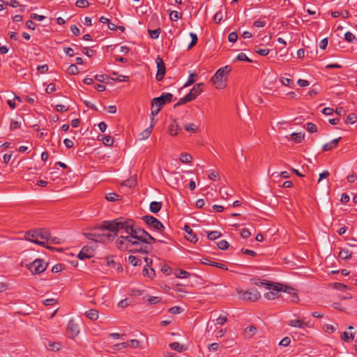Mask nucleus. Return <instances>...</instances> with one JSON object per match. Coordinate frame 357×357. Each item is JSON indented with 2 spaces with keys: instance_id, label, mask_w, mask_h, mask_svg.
<instances>
[{
  "instance_id": "nucleus-15",
  "label": "nucleus",
  "mask_w": 357,
  "mask_h": 357,
  "mask_svg": "<svg viewBox=\"0 0 357 357\" xmlns=\"http://www.w3.org/2000/svg\"><path fill=\"white\" fill-rule=\"evenodd\" d=\"M202 263L203 264L215 266V267H217L218 268H221L222 270H227L228 269L225 264H221V263H218V262L212 261L210 259H206V258H204L203 259H202Z\"/></svg>"
},
{
  "instance_id": "nucleus-49",
  "label": "nucleus",
  "mask_w": 357,
  "mask_h": 357,
  "mask_svg": "<svg viewBox=\"0 0 357 357\" xmlns=\"http://www.w3.org/2000/svg\"><path fill=\"white\" fill-rule=\"evenodd\" d=\"M151 272L149 273V268L146 267H144V268L142 271L144 275H148L150 278H152L155 275V271L153 268H150Z\"/></svg>"
},
{
  "instance_id": "nucleus-59",
  "label": "nucleus",
  "mask_w": 357,
  "mask_h": 357,
  "mask_svg": "<svg viewBox=\"0 0 357 357\" xmlns=\"http://www.w3.org/2000/svg\"><path fill=\"white\" fill-rule=\"evenodd\" d=\"M63 268V264H56L55 266H54L52 268V273H59L60 271H61Z\"/></svg>"
},
{
  "instance_id": "nucleus-62",
  "label": "nucleus",
  "mask_w": 357,
  "mask_h": 357,
  "mask_svg": "<svg viewBox=\"0 0 357 357\" xmlns=\"http://www.w3.org/2000/svg\"><path fill=\"white\" fill-rule=\"evenodd\" d=\"M31 18L34 20L41 21V20H44L45 18V17L43 15L36 14V13H32L31 15Z\"/></svg>"
},
{
  "instance_id": "nucleus-51",
  "label": "nucleus",
  "mask_w": 357,
  "mask_h": 357,
  "mask_svg": "<svg viewBox=\"0 0 357 357\" xmlns=\"http://www.w3.org/2000/svg\"><path fill=\"white\" fill-rule=\"evenodd\" d=\"M344 39L348 43H352L356 39V37L352 33L348 31L344 34Z\"/></svg>"
},
{
  "instance_id": "nucleus-25",
  "label": "nucleus",
  "mask_w": 357,
  "mask_h": 357,
  "mask_svg": "<svg viewBox=\"0 0 357 357\" xmlns=\"http://www.w3.org/2000/svg\"><path fill=\"white\" fill-rule=\"evenodd\" d=\"M290 326L303 328L306 326V324L299 319H292L288 324Z\"/></svg>"
},
{
  "instance_id": "nucleus-7",
  "label": "nucleus",
  "mask_w": 357,
  "mask_h": 357,
  "mask_svg": "<svg viewBox=\"0 0 357 357\" xmlns=\"http://www.w3.org/2000/svg\"><path fill=\"white\" fill-rule=\"evenodd\" d=\"M142 220L149 227L155 229L160 232H162L165 229L162 223L152 215H144L142 217Z\"/></svg>"
},
{
  "instance_id": "nucleus-61",
  "label": "nucleus",
  "mask_w": 357,
  "mask_h": 357,
  "mask_svg": "<svg viewBox=\"0 0 357 357\" xmlns=\"http://www.w3.org/2000/svg\"><path fill=\"white\" fill-rule=\"evenodd\" d=\"M220 177L219 173L218 172L213 171L211 174H208V178L211 180L215 181L218 179Z\"/></svg>"
},
{
  "instance_id": "nucleus-9",
  "label": "nucleus",
  "mask_w": 357,
  "mask_h": 357,
  "mask_svg": "<svg viewBox=\"0 0 357 357\" xmlns=\"http://www.w3.org/2000/svg\"><path fill=\"white\" fill-rule=\"evenodd\" d=\"M204 83H199L193 86L186 96H190V101L195 100L203 91Z\"/></svg>"
},
{
  "instance_id": "nucleus-12",
  "label": "nucleus",
  "mask_w": 357,
  "mask_h": 357,
  "mask_svg": "<svg viewBox=\"0 0 357 357\" xmlns=\"http://www.w3.org/2000/svg\"><path fill=\"white\" fill-rule=\"evenodd\" d=\"M184 230L186 232L185 238L188 241H190L192 243H197L198 241V238L195 233H193L192 229L188 225H185Z\"/></svg>"
},
{
  "instance_id": "nucleus-60",
  "label": "nucleus",
  "mask_w": 357,
  "mask_h": 357,
  "mask_svg": "<svg viewBox=\"0 0 357 357\" xmlns=\"http://www.w3.org/2000/svg\"><path fill=\"white\" fill-rule=\"evenodd\" d=\"M69 109L68 107H66L63 105H57L56 106V110L59 112H65Z\"/></svg>"
},
{
  "instance_id": "nucleus-55",
  "label": "nucleus",
  "mask_w": 357,
  "mask_h": 357,
  "mask_svg": "<svg viewBox=\"0 0 357 357\" xmlns=\"http://www.w3.org/2000/svg\"><path fill=\"white\" fill-rule=\"evenodd\" d=\"M20 128V122L15 121V120L11 121L10 126V129L11 130H14L18 129Z\"/></svg>"
},
{
  "instance_id": "nucleus-23",
  "label": "nucleus",
  "mask_w": 357,
  "mask_h": 357,
  "mask_svg": "<svg viewBox=\"0 0 357 357\" xmlns=\"http://www.w3.org/2000/svg\"><path fill=\"white\" fill-rule=\"evenodd\" d=\"M169 347L172 349L178 352H181L184 350H186V348L185 347V346L183 344H181L178 342H174L169 344Z\"/></svg>"
},
{
  "instance_id": "nucleus-31",
  "label": "nucleus",
  "mask_w": 357,
  "mask_h": 357,
  "mask_svg": "<svg viewBox=\"0 0 357 357\" xmlns=\"http://www.w3.org/2000/svg\"><path fill=\"white\" fill-rule=\"evenodd\" d=\"M128 261L134 266H139L142 264L141 259L134 255H130L128 257Z\"/></svg>"
},
{
  "instance_id": "nucleus-41",
  "label": "nucleus",
  "mask_w": 357,
  "mask_h": 357,
  "mask_svg": "<svg viewBox=\"0 0 357 357\" xmlns=\"http://www.w3.org/2000/svg\"><path fill=\"white\" fill-rule=\"evenodd\" d=\"M190 96H185L183 98H181L177 103L174 105V107H177L180 105H184L188 102H190Z\"/></svg>"
},
{
  "instance_id": "nucleus-26",
  "label": "nucleus",
  "mask_w": 357,
  "mask_h": 357,
  "mask_svg": "<svg viewBox=\"0 0 357 357\" xmlns=\"http://www.w3.org/2000/svg\"><path fill=\"white\" fill-rule=\"evenodd\" d=\"M85 315L91 320H96L98 318V311L91 309L85 312Z\"/></svg>"
},
{
  "instance_id": "nucleus-4",
  "label": "nucleus",
  "mask_w": 357,
  "mask_h": 357,
  "mask_svg": "<svg viewBox=\"0 0 357 357\" xmlns=\"http://www.w3.org/2000/svg\"><path fill=\"white\" fill-rule=\"evenodd\" d=\"M237 293L240 298L245 301L255 302L261 297L260 293L256 289H250L248 291L238 290Z\"/></svg>"
},
{
  "instance_id": "nucleus-27",
  "label": "nucleus",
  "mask_w": 357,
  "mask_h": 357,
  "mask_svg": "<svg viewBox=\"0 0 357 357\" xmlns=\"http://www.w3.org/2000/svg\"><path fill=\"white\" fill-rule=\"evenodd\" d=\"M339 257L342 259L346 260L351 259V252L347 249H342L339 252Z\"/></svg>"
},
{
  "instance_id": "nucleus-54",
  "label": "nucleus",
  "mask_w": 357,
  "mask_h": 357,
  "mask_svg": "<svg viewBox=\"0 0 357 357\" xmlns=\"http://www.w3.org/2000/svg\"><path fill=\"white\" fill-rule=\"evenodd\" d=\"M147 301L150 304H156L161 301V298L158 296H152L148 298Z\"/></svg>"
},
{
  "instance_id": "nucleus-47",
  "label": "nucleus",
  "mask_w": 357,
  "mask_h": 357,
  "mask_svg": "<svg viewBox=\"0 0 357 357\" xmlns=\"http://www.w3.org/2000/svg\"><path fill=\"white\" fill-rule=\"evenodd\" d=\"M149 36L153 39H156L158 38L160 33V29H157L155 30H149Z\"/></svg>"
},
{
  "instance_id": "nucleus-2",
  "label": "nucleus",
  "mask_w": 357,
  "mask_h": 357,
  "mask_svg": "<svg viewBox=\"0 0 357 357\" xmlns=\"http://www.w3.org/2000/svg\"><path fill=\"white\" fill-rule=\"evenodd\" d=\"M172 98L173 95L170 93H162L160 97L154 98L151 100L152 116H156L165 105L172 102Z\"/></svg>"
},
{
  "instance_id": "nucleus-44",
  "label": "nucleus",
  "mask_w": 357,
  "mask_h": 357,
  "mask_svg": "<svg viewBox=\"0 0 357 357\" xmlns=\"http://www.w3.org/2000/svg\"><path fill=\"white\" fill-rule=\"evenodd\" d=\"M75 5L78 8H86L89 6V2L87 0H77Z\"/></svg>"
},
{
  "instance_id": "nucleus-37",
  "label": "nucleus",
  "mask_w": 357,
  "mask_h": 357,
  "mask_svg": "<svg viewBox=\"0 0 357 357\" xmlns=\"http://www.w3.org/2000/svg\"><path fill=\"white\" fill-rule=\"evenodd\" d=\"M67 72L70 75H77L79 73V69L75 64H71L67 69Z\"/></svg>"
},
{
  "instance_id": "nucleus-45",
  "label": "nucleus",
  "mask_w": 357,
  "mask_h": 357,
  "mask_svg": "<svg viewBox=\"0 0 357 357\" xmlns=\"http://www.w3.org/2000/svg\"><path fill=\"white\" fill-rule=\"evenodd\" d=\"M190 36L192 38V41L190 43V45H188V49L189 50L191 49L193 46H195L197 44V40H198L197 36V35L195 33H190Z\"/></svg>"
},
{
  "instance_id": "nucleus-38",
  "label": "nucleus",
  "mask_w": 357,
  "mask_h": 357,
  "mask_svg": "<svg viewBox=\"0 0 357 357\" xmlns=\"http://www.w3.org/2000/svg\"><path fill=\"white\" fill-rule=\"evenodd\" d=\"M356 121H357V116H356V114H355L354 113L349 114L347 116L346 120H345V122L347 123H350V124H353Z\"/></svg>"
},
{
  "instance_id": "nucleus-21",
  "label": "nucleus",
  "mask_w": 357,
  "mask_h": 357,
  "mask_svg": "<svg viewBox=\"0 0 357 357\" xmlns=\"http://www.w3.org/2000/svg\"><path fill=\"white\" fill-rule=\"evenodd\" d=\"M257 331L256 327L250 326L245 328L244 335L246 337H252Z\"/></svg>"
},
{
  "instance_id": "nucleus-39",
  "label": "nucleus",
  "mask_w": 357,
  "mask_h": 357,
  "mask_svg": "<svg viewBox=\"0 0 357 357\" xmlns=\"http://www.w3.org/2000/svg\"><path fill=\"white\" fill-rule=\"evenodd\" d=\"M176 277L178 278H188L190 274L185 270H179L176 274Z\"/></svg>"
},
{
  "instance_id": "nucleus-36",
  "label": "nucleus",
  "mask_w": 357,
  "mask_h": 357,
  "mask_svg": "<svg viewBox=\"0 0 357 357\" xmlns=\"http://www.w3.org/2000/svg\"><path fill=\"white\" fill-rule=\"evenodd\" d=\"M305 129L310 133H314L317 131V126L313 123H307L305 125Z\"/></svg>"
},
{
  "instance_id": "nucleus-5",
  "label": "nucleus",
  "mask_w": 357,
  "mask_h": 357,
  "mask_svg": "<svg viewBox=\"0 0 357 357\" xmlns=\"http://www.w3.org/2000/svg\"><path fill=\"white\" fill-rule=\"evenodd\" d=\"M47 266V264L43 259H35L32 263L29 264L27 267L33 274H39L44 272Z\"/></svg>"
},
{
  "instance_id": "nucleus-8",
  "label": "nucleus",
  "mask_w": 357,
  "mask_h": 357,
  "mask_svg": "<svg viewBox=\"0 0 357 357\" xmlns=\"http://www.w3.org/2000/svg\"><path fill=\"white\" fill-rule=\"evenodd\" d=\"M157 74L155 78L158 81H162L166 73V67L163 60L158 56L156 59Z\"/></svg>"
},
{
  "instance_id": "nucleus-56",
  "label": "nucleus",
  "mask_w": 357,
  "mask_h": 357,
  "mask_svg": "<svg viewBox=\"0 0 357 357\" xmlns=\"http://www.w3.org/2000/svg\"><path fill=\"white\" fill-rule=\"evenodd\" d=\"M140 342L137 340H131L128 342V346L132 347V348H137L139 347Z\"/></svg>"
},
{
  "instance_id": "nucleus-34",
  "label": "nucleus",
  "mask_w": 357,
  "mask_h": 357,
  "mask_svg": "<svg viewBox=\"0 0 357 357\" xmlns=\"http://www.w3.org/2000/svg\"><path fill=\"white\" fill-rule=\"evenodd\" d=\"M119 197H121L120 195L114 192L108 193L105 196L106 199L109 202H114L119 200Z\"/></svg>"
},
{
  "instance_id": "nucleus-50",
  "label": "nucleus",
  "mask_w": 357,
  "mask_h": 357,
  "mask_svg": "<svg viewBox=\"0 0 357 357\" xmlns=\"http://www.w3.org/2000/svg\"><path fill=\"white\" fill-rule=\"evenodd\" d=\"M95 79L99 82H106L107 83V80L109 77L106 75H95Z\"/></svg>"
},
{
  "instance_id": "nucleus-63",
  "label": "nucleus",
  "mask_w": 357,
  "mask_h": 357,
  "mask_svg": "<svg viewBox=\"0 0 357 357\" xmlns=\"http://www.w3.org/2000/svg\"><path fill=\"white\" fill-rule=\"evenodd\" d=\"M45 91H46V92L47 93H51L55 91H56V86H55V84H52V83L48 84L47 88H46V89H45Z\"/></svg>"
},
{
  "instance_id": "nucleus-19",
  "label": "nucleus",
  "mask_w": 357,
  "mask_h": 357,
  "mask_svg": "<svg viewBox=\"0 0 357 357\" xmlns=\"http://www.w3.org/2000/svg\"><path fill=\"white\" fill-rule=\"evenodd\" d=\"M38 232L39 234V238L47 243L50 238V233L49 231L46 230L45 229H38Z\"/></svg>"
},
{
  "instance_id": "nucleus-6",
  "label": "nucleus",
  "mask_w": 357,
  "mask_h": 357,
  "mask_svg": "<svg viewBox=\"0 0 357 357\" xmlns=\"http://www.w3.org/2000/svg\"><path fill=\"white\" fill-rule=\"evenodd\" d=\"M38 229L34 230H30L27 231L25 234V238L27 241H29L31 242H33L36 244L40 245L42 246L46 247L47 249L53 250L54 248L51 246L46 245V243L45 241H39V236H38Z\"/></svg>"
},
{
  "instance_id": "nucleus-14",
  "label": "nucleus",
  "mask_w": 357,
  "mask_h": 357,
  "mask_svg": "<svg viewBox=\"0 0 357 357\" xmlns=\"http://www.w3.org/2000/svg\"><path fill=\"white\" fill-rule=\"evenodd\" d=\"M281 291L289 294L290 299L292 302L296 303L298 301L299 299L297 293L296 292V289H294V288L285 287L284 289L282 288Z\"/></svg>"
},
{
  "instance_id": "nucleus-18",
  "label": "nucleus",
  "mask_w": 357,
  "mask_h": 357,
  "mask_svg": "<svg viewBox=\"0 0 357 357\" xmlns=\"http://www.w3.org/2000/svg\"><path fill=\"white\" fill-rule=\"evenodd\" d=\"M181 128L178 126L177 121L174 119L173 120L169 127V132L172 136H176L179 131H181Z\"/></svg>"
},
{
  "instance_id": "nucleus-13",
  "label": "nucleus",
  "mask_w": 357,
  "mask_h": 357,
  "mask_svg": "<svg viewBox=\"0 0 357 357\" xmlns=\"http://www.w3.org/2000/svg\"><path fill=\"white\" fill-rule=\"evenodd\" d=\"M153 126H154V118L152 117L151 118V123L150 126L148 127L147 128H146L144 130H143L139 135V139L144 140V139H148L152 132Z\"/></svg>"
},
{
  "instance_id": "nucleus-20",
  "label": "nucleus",
  "mask_w": 357,
  "mask_h": 357,
  "mask_svg": "<svg viewBox=\"0 0 357 357\" xmlns=\"http://www.w3.org/2000/svg\"><path fill=\"white\" fill-rule=\"evenodd\" d=\"M45 347L49 351H57L61 348V344L60 342L48 341L47 344H45Z\"/></svg>"
},
{
  "instance_id": "nucleus-29",
  "label": "nucleus",
  "mask_w": 357,
  "mask_h": 357,
  "mask_svg": "<svg viewBox=\"0 0 357 357\" xmlns=\"http://www.w3.org/2000/svg\"><path fill=\"white\" fill-rule=\"evenodd\" d=\"M222 236L221 233L218 231H208L207 234L208 239L211 241L215 240Z\"/></svg>"
},
{
  "instance_id": "nucleus-43",
  "label": "nucleus",
  "mask_w": 357,
  "mask_h": 357,
  "mask_svg": "<svg viewBox=\"0 0 357 357\" xmlns=\"http://www.w3.org/2000/svg\"><path fill=\"white\" fill-rule=\"evenodd\" d=\"M170 20L172 21H176L178 19L182 17V13L177 11H171L169 13Z\"/></svg>"
},
{
  "instance_id": "nucleus-64",
  "label": "nucleus",
  "mask_w": 357,
  "mask_h": 357,
  "mask_svg": "<svg viewBox=\"0 0 357 357\" xmlns=\"http://www.w3.org/2000/svg\"><path fill=\"white\" fill-rule=\"evenodd\" d=\"M250 231L245 228V229H243L241 232V236L243 238H248L250 236Z\"/></svg>"
},
{
  "instance_id": "nucleus-48",
  "label": "nucleus",
  "mask_w": 357,
  "mask_h": 357,
  "mask_svg": "<svg viewBox=\"0 0 357 357\" xmlns=\"http://www.w3.org/2000/svg\"><path fill=\"white\" fill-rule=\"evenodd\" d=\"M236 59L241 61H247L249 63L252 62V61L250 59H249L245 54L242 52L237 56Z\"/></svg>"
},
{
  "instance_id": "nucleus-57",
  "label": "nucleus",
  "mask_w": 357,
  "mask_h": 357,
  "mask_svg": "<svg viewBox=\"0 0 357 357\" xmlns=\"http://www.w3.org/2000/svg\"><path fill=\"white\" fill-rule=\"evenodd\" d=\"M62 242L61 239L57 237H52L50 236V238L49 239V241L47 243H52V244H61Z\"/></svg>"
},
{
  "instance_id": "nucleus-35",
  "label": "nucleus",
  "mask_w": 357,
  "mask_h": 357,
  "mask_svg": "<svg viewBox=\"0 0 357 357\" xmlns=\"http://www.w3.org/2000/svg\"><path fill=\"white\" fill-rule=\"evenodd\" d=\"M255 52L261 56H266L268 54L270 51L268 49H266V48L262 49L259 46H255Z\"/></svg>"
},
{
  "instance_id": "nucleus-16",
  "label": "nucleus",
  "mask_w": 357,
  "mask_h": 357,
  "mask_svg": "<svg viewBox=\"0 0 357 357\" xmlns=\"http://www.w3.org/2000/svg\"><path fill=\"white\" fill-rule=\"evenodd\" d=\"M341 137H338L336 139H333L331 142L325 144L323 147L322 150L324 151H328L330 150H332L333 149H335L337 146L339 142L340 141Z\"/></svg>"
},
{
  "instance_id": "nucleus-1",
  "label": "nucleus",
  "mask_w": 357,
  "mask_h": 357,
  "mask_svg": "<svg viewBox=\"0 0 357 357\" xmlns=\"http://www.w3.org/2000/svg\"><path fill=\"white\" fill-rule=\"evenodd\" d=\"M125 233L118 237L116 241V248L122 251L132 253L148 254L153 250L152 244L158 241L166 243L163 240H156L144 229L137 226L131 219L120 217L112 220L103 221L98 230L86 233L87 238L101 242L105 238L114 239L119 233Z\"/></svg>"
},
{
  "instance_id": "nucleus-17",
  "label": "nucleus",
  "mask_w": 357,
  "mask_h": 357,
  "mask_svg": "<svg viewBox=\"0 0 357 357\" xmlns=\"http://www.w3.org/2000/svg\"><path fill=\"white\" fill-rule=\"evenodd\" d=\"M282 289V287H278V286L275 285L273 287V290H275L276 292H272L269 291L264 294V297L268 300H274L276 298L279 297V292L281 291Z\"/></svg>"
},
{
  "instance_id": "nucleus-30",
  "label": "nucleus",
  "mask_w": 357,
  "mask_h": 357,
  "mask_svg": "<svg viewBox=\"0 0 357 357\" xmlns=\"http://www.w3.org/2000/svg\"><path fill=\"white\" fill-rule=\"evenodd\" d=\"M184 129L187 132L195 133L198 130V127L194 123H188L184 126Z\"/></svg>"
},
{
  "instance_id": "nucleus-10",
  "label": "nucleus",
  "mask_w": 357,
  "mask_h": 357,
  "mask_svg": "<svg viewBox=\"0 0 357 357\" xmlns=\"http://www.w3.org/2000/svg\"><path fill=\"white\" fill-rule=\"evenodd\" d=\"M93 255H94L93 250L89 246H84L80 250L77 257L79 259L84 260L86 259L92 258L93 257Z\"/></svg>"
},
{
  "instance_id": "nucleus-3",
  "label": "nucleus",
  "mask_w": 357,
  "mask_h": 357,
  "mask_svg": "<svg viewBox=\"0 0 357 357\" xmlns=\"http://www.w3.org/2000/svg\"><path fill=\"white\" fill-rule=\"evenodd\" d=\"M230 68L227 66L218 69L211 80L217 89H224L226 86L225 76L230 72Z\"/></svg>"
},
{
  "instance_id": "nucleus-52",
  "label": "nucleus",
  "mask_w": 357,
  "mask_h": 357,
  "mask_svg": "<svg viewBox=\"0 0 357 357\" xmlns=\"http://www.w3.org/2000/svg\"><path fill=\"white\" fill-rule=\"evenodd\" d=\"M161 271L166 275H169L172 273V268L168 265H164L162 268Z\"/></svg>"
},
{
  "instance_id": "nucleus-24",
  "label": "nucleus",
  "mask_w": 357,
  "mask_h": 357,
  "mask_svg": "<svg viewBox=\"0 0 357 357\" xmlns=\"http://www.w3.org/2000/svg\"><path fill=\"white\" fill-rule=\"evenodd\" d=\"M220 193L221 195L222 198L227 199L229 198V197L232 196L233 190H229L225 187L220 188Z\"/></svg>"
},
{
  "instance_id": "nucleus-58",
  "label": "nucleus",
  "mask_w": 357,
  "mask_h": 357,
  "mask_svg": "<svg viewBox=\"0 0 357 357\" xmlns=\"http://www.w3.org/2000/svg\"><path fill=\"white\" fill-rule=\"evenodd\" d=\"M290 342H291L290 338L289 337H285L281 340L279 344L284 346V347H287L289 345Z\"/></svg>"
},
{
  "instance_id": "nucleus-33",
  "label": "nucleus",
  "mask_w": 357,
  "mask_h": 357,
  "mask_svg": "<svg viewBox=\"0 0 357 357\" xmlns=\"http://www.w3.org/2000/svg\"><path fill=\"white\" fill-rule=\"evenodd\" d=\"M101 139L105 146H112L114 143V139L109 135H103Z\"/></svg>"
},
{
  "instance_id": "nucleus-11",
  "label": "nucleus",
  "mask_w": 357,
  "mask_h": 357,
  "mask_svg": "<svg viewBox=\"0 0 357 357\" xmlns=\"http://www.w3.org/2000/svg\"><path fill=\"white\" fill-rule=\"evenodd\" d=\"M67 331L70 337L73 338L77 335L79 332V326L73 320H70L68 324Z\"/></svg>"
},
{
  "instance_id": "nucleus-32",
  "label": "nucleus",
  "mask_w": 357,
  "mask_h": 357,
  "mask_svg": "<svg viewBox=\"0 0 357 357\" xmlns=\"http://www.w3.org/2000/svg\"><path fill=\"white\" fill-rule=\"evenodd\" d=\"M192 157L188 153H181L180 155V160L183 163H189L192 161Z\"/></svg>"
},
{
  "instance_id": "nucleus-46",
  "label": "nucleus",
  "mask_w": 357,
  "mask_h": 357,
  "mask_svg": "<svg viewBox=\"0 0 357 357\" xmlns=\"http://www.w3.org/2000/svg\"><path fill=\"white\" fill-rule=\"evenodd\" d=\"M229 243L227 241L222 240L218 243V247L222 250H225L229 248Z\"/></svg>"
},
{
  "instance_id": "nucleus-22",
  "label": "nucleus",
  "mask_w": 357,
  "mask_h": 357,
  "mask_svg": "<svg viewBox=\"0 0 357 357\" xmlns=\"http://www.w3.org/2000/svg\"><path fill=\"white\" fill-rule=\"evenodd\" d=\"M161 207H162V203L161 202H152L150 204L149 209H150V211L152 213H158V212H159L160 211Z\"/></svg>"
},
{
  "instance_id": "nucleus-42",
  "label": "nucleus",
  "mask_w": 357,
  "mask_h": 357,
  "mask_svg": "<svg viewBox=\"0 0 357 357\" xmlns=\"http://www.w3.org/2000/svg\"><path fill=\"white\" fill-rule=\"evenodd\" d=\"M354 338V335L352 333L348 332H344L343 334L341 335V339L346 342L353 340Z\"/></svg>"
},
{
  "instance_id": "nucleus-40",
  "label": "nucleus",
  "mask_w": 357,
  "mask_h": 357,
  "mask_svg": "<svg viewBox=\"0 0 357 357\" xmlns=\"http://www.w3.org/2000/svg\"><path fill=\"white\" fill-rule=\"evenodd\" d=\"M197 78V74H195V73L190 74L188 77V79L187 82L185 83V84L184 85V86H190V85L194 84L196 82Z\"/></svg>"
},
{
  "instance_id": "nucleus-53",
  "label": "nucleus",
  "mask_w": 357,
  "mask_h": 357,
  "mask_svg": "<svg viewBox=\"0 0 357 357\" xmlns=\"http://www.w3.org/2000/svg\"><path fill=\"white\" fill-rule=\"evenodd\" d=\"M238 39V34L236 32H231L229 34L228 40L231 43H235Z\"/></svg>"
},
{
  "instance_id": "nucleus-28",
  "label": "nucleus",
  "mask_w": 357,
  "mask_h": 357,
  "mask_svg": "<svg viewBox=\"0 0 357 357\" xmlns=\"http://www.w3.org/2000/svg\"><path fill=\"white\" fill-rule=\"evenodd\" d=\"M293 140L296 143H301L305 135L302 132H294L291 134Z\"/></svg>"
}]
</instances>
